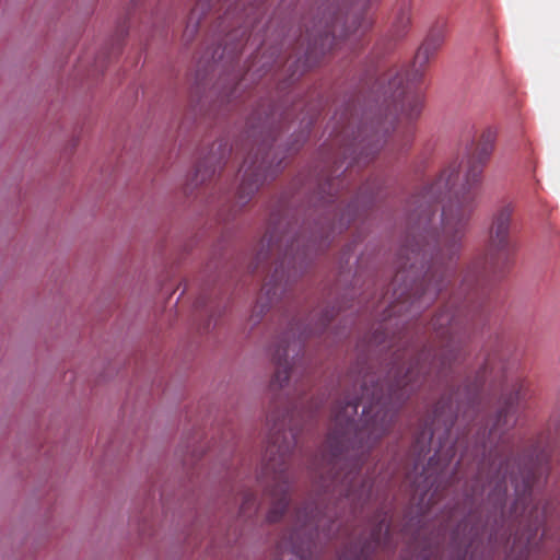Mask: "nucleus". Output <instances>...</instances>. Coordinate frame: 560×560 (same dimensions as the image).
<instances>
[{"label": "nucleus", "instance_id": "1", "mask_svg": "<svg viewBox=\"0 0 560 560\" xmlns=\"http://www.w3.org/2000/svg\"><path fill=\"white\" fill-rule=\"evenodd\" d=\"M468 304L445 306L432 318V340L420 352L400 347L393 352L390 368L381 381L365 359L358 360L347 375L351 384L345 397L331 410V427L326 440L325 471L318 488L325 497L316 503L296 509L291 528L277 545V560H307L315 541L331 539L340 532L338 510L348 506L357 513L372 499V481L360 478L370 451L392 429L402 402L429 376H446L464 351L465 326L471 320ZM384 329H376L368 342L373 348H393ZM390 525L387 513L380 512L370 524L368 536L350 537L338 560H370L377 550L389 549Z\"/></svg>", "mask_w": 560, "mask_h": 560}, {"label": "nucleus", "instance_id": "2", "mask_svg": "<svg viewBox=\"0 0 560 560\" xmlns=\"http://www.w3.org/2000/svg\"><path fill=\"white\" fill-rule=\"evenodd\" d=\"M494 142L495 132L485 131L465 164L452 161L412 197L407 234L395 262L393 292L383 294L376 304V312L383 310L384 322L418 313L452 283Z\"/></svg>", "mask_w": 560, "mask_h": 560}, {"label": "nucleus", "instance_id": "3", "mask_svg": "<svg viewBox=\"0 0 560 560\" xmlns=\"http://www.w3.org/2000/svg\"><path fill=\"white\" fill-rule=\"evenodd\" d=\"M441 44L440 37L427 38L408 69H389L380 80L385 115L380 114L354 130L352 115L348 110L341 114L334 128V142L339 145L338 156L350 160L347 170L372 161L386 143L390 130L398 132L401 129L405 141H410L411 125L421 115L423 97L409 85L421 81L427 63Z\"/></svg>", "mask_w": 560, "mask_h": 560}, {"label": "nucleus", "instance_id": "4", "mask_svg": "<svg viewBox=\"0 0 560 560\" xmlns=\"http://www.w3.org/2000/svg\"><path fill=\"white\" fill-rule=\"evenodd\" d=\"M278 116L281 117L272 104L259 105L247 119L246 142L241 148L236 143L235 149L229 148L228 142L223 139L214 142L209 154L197 164L192 179L194 185L198 186L210 180L217 171L228 162L233 150L236 151V155H243L246 151L240 170L243 173L242 182L231 207L236 212L246 206L264 182L268 177L275 176L279 170L281 161L273 164V159H270L279 128L277 124L280 122V120H276Z\"/></svg>", "mask_w": 560, "mask_h": 560}, {"label": "nucleus", "instance_id": "5", "mask_svg": "<svg viewBox=\"0 0 560 560\" xmlns=\"http://www.w3.org/2000/svg\"><path fill=\"white\" fill-rule=\"evenodd\" d=\"M327 245L315 230L306 237L304 233L296 234L293 226L284 219L270 218L268 230L262 238L261 249L257 255V266L272 261L273 272L265 281L256 305L250 315V322L258 324L262 315L280 301L290 283L303 270L306 259L314 250H322Z\"/></svg>", "mask_w": 560, "mask_h": 560}, {"label": "nucleus", "instance_id": "6", "mask_svg": "<svg viewBox=\"0 0 560 560\" xmlns=\"http://www.w3.org/2000/svg\"><path fill=\"white\" fill-rule=\"evenodd\" d=\"M548 471L549 463L546 457L528 468L520 469L518 475L510 472V459L508 458L500 457L498 464L497 460H493L488 471H485L483 467H479L471 490L466 493V504L469 506L468 515L458 524L453 534V542L457 547H465L464 557L485 533V524L479 520V511L474 510L472 506L478 497L483 493L486 486L491 488L488 502L492 505L494 515L502 516L506 502L508 480L514 487L516 495L527 497L535 483Z\"/></svg>", "mask_w": 560, "mask_h": 560}, {"label": "nucleus", "instance_id": "7", "mask_svg": "<svg viewBox=\"0 0 560 560\" xmlns=\"http://www.w3.org/2000/svg\"><path fill=\"white\" fill-rule=\"evenodd\" d=\"M299 412L295 405L281 411L272 410L267 416L270 435L258 482L264 488L265 499L270 505L267 513V521L270 523L279 521L289 505L292 481L289 459L298 444L299 430L293 421Z\"/></svg>", "mask_w": 560, "mask_h": 560}, {"label": "nucleus", "instance_id": "8", "mask_svg": "<svg viewBox=\"0 0 560 560\" xmlns=\"http://www.w3.org/2000/svg\"><path fill=\"white\" fill-rule=\"evenodd\" d=\"M375 0H351L338 7H329L318 21L306 26L302 45L306 43L305 62L312 63L319 55L332 50L340 40L351 45L360 40L372 27L374 19L370 5Z\"/></svg>", "mask_w": 560, "mask_h": 560}, {"label": "nucleus", "instance_id": "9", "mask_svg": "<svg viewBox=\"0 0 560 560\" xmlns=\"http://www.w3.org/2000/svg\"><path fill=\"white\" fill-rule=\"evenodd\" d=\"M375 0H351L338 7H329L318 21L306 26L302 45L306 43L305 62L312 63L319 55L332 50L340 40L351 45L360 40L372 27L374 19L370 5Z\"/></svg>", "mask_w": 560, "mask_h": 560}, {"label": "nucleus", "instance_id": "10", "mask_svg": "<svg viewBox=\"0 0 560 560\" xmlns=\"http://www.w3.org/2000/svg\"><path fill=\"white\" fill-rule=\"evenodd\" d=\"M345 178L329 179L320 187V207L324 217L316 222L314 230L326 242L336 233H341L359 215L361 209L369 207L374 198L375 183H365L346 205L348 196L339 191L343 189Z\"/></svg>", "mask_w": 560, "mask_h": 560}, {"label": "nucleus", "instance_id": "11", "mask_svg": "<svg viewBox=\"0 0 560 560\" xmlns=\"http://www.w3.org/2000/svg\"><path fill=\"white\" fill-rule=\"evenodd\" d=\"M221 7L226 5L220 16L219 27L228 31L224 44L219 52L218 48L211 56L213 62L226 59L233 61L243 50L244 44L250 39L252 30L264 14L266 0H218Z\"/></svg>", "mask_w": 560, "mask_h": 560}, {"label": "nucleus", "instance_id": "12", "mask_svg": "<svg viewBox=\"0 0 560 560\" xmlns=\"http://www.w3.org/2000/svg\"><path fill=\"white\" fill-rule=\"evenodd\" d=\"M513 212V206L508 203L494 213L487 252L468 266L463 278V284H468L471 280L478 278L500 273L509 266L514 252V245L510 236Z\"/></svg>", "mask_w": 560, "mask_h": 560}, {"label": "nucleus", "instance_id": "13", "mask_svg": "<svg viewBox=\"0 0 560 560\" xmlns=\"http://www.w3.org/2000/svg\"><path fill=\"white\" fill-rule=\"evenodd\" d=\"M458 410L459 405L454 394L445 395L436 402L432 415L424 421L423 428L416 433L412 452L418 457L429 452L434 435H439L440 440L448 438Z\"/></svg>", "mask_w": 560, "mask_h": 560}, {"label": "nucleus", "instance_id": "14", "mask_svg": "<svg viewBox=\"0 0 560 560\" xmlns=\"http://www.w3.org/2000/svg\"><path fill=\"white\" fill-rule=\"evenodd\" d=\"M334 311H326L319 318V323L314 328H301L296 323L290 324L289 330L278 340L276 349L272 351V361L276 365V372L270 382L272 390L281 389L290 377V363L288 361V350L291 346V338L298 336V343L301 345L311 334H322L331 322Z\"/></svg>", "mask_w": 560, "mask_h": 560}, {"label": "nucleus", "instance_id": "15", "mask_svg": "<svg viewBox=\"0 0 560 560\" xmlns=\"http://www.w3.org/2000/svg\"><path fill=\"white\" fill-rule=\"evenodd\" d=\"M521 404V389L511 394L499 410L494 422L488 432V443L501 442L504 444L508 439L504 434L512 429L517 420V412Z\"/></svg>", "mask_w": 560, "mask_h": 560}, {"label": "nucleus", "instance_id": "16", "mask_svg": "<svg viewBox=\"0 0 560 560\" xmlns=\"http://www.w3.org/2000/svg\"><path fill=\"white\" fill-rule=\"evenodd\" d=\"M444 445L441 444L440 450L429 459L428 467L424 469V478H423V487H421V482L417 485V490L431 489L435 486V491L440 487V482L442 480L444 474V467L451 462L452 457L455 454L454 446L452 445L445 454H443Z\"/></svg>", "mask_w": 560, "mask_h": 560}, {"label": "nucleus", "instance_id": "17", "mask_svg": "<svg viewBox=\"0 0 560 560\" xmlns=\"http://www.w3.org/2000/svg\"><path fill=\"white\" fill-rule=\"evenodd\" d=\"M213 0H197L195 7L191 9L183 37L186 42L192 40L198 32L201 20L212 9Z\"/></svg>", "mask_w": 560, "mask_h": 560}, {"label": "nucleus", "instance_id": "18", "mask_svg": "<svg viewBox=\"0 0 560 560\" xmlns=\"http://www.w3.org/2000/svg\"><path fill=\"white\" fill-rule=\"evenodd\" d=\"M411 23V12L408 7H402L396 14V18L393 23L394 35L396 37H401L406 33L407 28Z\"/></svg>", "mask_w": 560, "mask_h": 560}, {"label": "nucleus", "instance_id": "19", "mask_svg": "<svg viewBox=\"0 0 560 560\" xmlns=\"http://www.w3.org/2000/svg\"><path fill=\"white\" fill-rule=\"evenodd\" d=\"M259 504L257 503V499L255 494L250 491L244 492L242 494V503L240 506V516L245 518H250L258 511Z\"/></svg>", "mask_w": 560, "mask_h": 560}, {"label": "nucleus", "instance_id": "20", "mask_svg": "<svg viewBox=\"0 0 560 560\" xmlns=\"http://www.w3.org/2000/svg\"><path fill=\"white\" fill-rule=\"evenodd\" d=\"M489 366H490V363H489V361H487L485 366L482 368V370L477 374L476 381L472 385V388L469 389V395L471 397L476 396L477 392L479 390L481 385L485 383Z\"/></svg>", "mask_w": 560, "mask_h": 560}, {"label": "nucleus", "instance_id": "21", "mask_svg": "<svg viewBox=\"0 0 560 560\" xmlns=\"http://www.w3.org/2000/svg\"><path fill=\"white\" fill-rule=\"evenodd\" d=\"M508 540H509V537H508L506 533H504L501 536L500 541L498 540L497 536H493V534H490V536H489V541L493 542V544H505Z\"/></svg>", "mask_w": 560, "mask_h": 560}, {"label": "nucleus", "instance_id": "22", "mask_svg": "<svg viewBox=\"0 0 560 560\" xmlns=\"http://www.w3.org/2000/svg\"><path fill=\"white\" fill-rule=\"evenodd\" d=\"M526 497H518L517 495V501H523ZM515 505H518V502H515Z\"/></svg>", "mask_w": 560, "mask_h": 560}, {"label": "nucleus", "instance_id": "23", "mask_svg": "<svg viewBox=\"0 0 560 560\" xmlns=\"http://www.w3.org/2000/svg\"><path fill=\"white\" fill-rule=\"evenodd\" d=\"M252 72V68L248 69V71L246 72V77H248Z\"/></svg>", "mask_w": 560, "mask_h": 560}]
</instances>
